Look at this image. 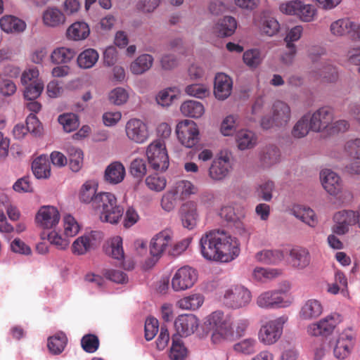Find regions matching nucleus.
Masks as SVG:
<instances>
[{"label":"nucleus","instance_id":"22","mask_svg":"<svg viewBox=\"0 0 360 360\" xmlns=\"http://www.w3.org/2000/svg\"><path fill=\"white\" fill-rule=\"evenodd\" d=\"M233 82L228 75L218 73L214 79V94L219 100H225L231 93Z\"/></svg>","mask_w":360,"mask_h":360},{"label":"nucleus","instance_id":"4","mask_svg":"<svg viewBox=\"0 0 360 360\" xmlns=\"http://www.w3.org/2000/svg\"><path fill=\"white\" fill-rule=\"evenodd\" d=\"M250 291L242 285H233L226 288L221 297L223 304L238 309L246 307L251 301Z\"/></svg>","mask_w":360,"mask_h":360},{"label":"nucleus","instance_id":"27","mask_svg":"<svg viewBox=\"0 0 360 360\" xmlns=\"http://www.w3.org/2000/svg\"><path fill=\"white\" fill-rule=\"evenodd\" d=\"M32 169L37 179H47L51 176V167L46 155H41L32 163Z\"/></svg>","mask_w":360,"mask_h":360},{"label":"nucleus","instance_id":"45","mask_svg":"<svg viewBox=\"0 0 360 360\" xmlns=\"http://www.w3.org/2000/svg\"><path fill=\"white\" fill-rule=\"evenodd\" d=\"M282 271L278 269H265L257 267L252 272L253 278L259 282L265 283L268 281L280 276Z\"/></svg>","mask_w":360,"mask_h":360},{"label":"nucleus","instance_id":"7","mask_svg":"<svg viewBox=\"0 0 360 360\" xmlns=\"http://www.w3.org/2000/svg\"><path fill=\"white\" fill-rule=\"evenodd\" d=\"M290 106L281 101H276L272 105V116L264 117L261 121L263 129H269L273 127H285L290 120Z\"/></svg>","mask_w":360,"mask_h":360},{"label":"nucleus","instance_id":"48","mask_svg":"<svg viewBox=\"0 0 360 360\" xmlns=\"http://www.w3.org/2000/svg\"><path fill=\"white\" fill-rule=\"evenodd\" d=\"M105 252L112 258L122 260L124 259V253L122 248V239L120 236L113 237L109 245L105 248Z\"/></svg>","mask_w":360,"mask_h":360},{"label":"nucleus","instance_id":"9","mask_svg":"<svg viewBox=\"0 0 360 360\" xmlns=\"http://www.w3.org/2000/svg\"><path fill=\"white\" fill-rule=\"evenodd\" d=\"M177 138L186 148L197 145L200 140V133L196 123L192 120H184L179 122L176 128Z\"/></svg>","mask_w":360,"mask_h":360},{"label":"nucleus","instance_id":"1","mask_svg":"<svg viewBox=\"0 0 360 360\" xmlns=\"http://www.w3.org/2000/svg\"><path fill=\"white\" fill-rule=\"evenodd\" d=\"M199 245L202 256L209 261L229 262L240 253L237 238L220 229L205 232L200 239Z\"/></svg>","mask_w":360,"mask_h":360},{"label":"nucleus","instance_id":"17","mask_svg":"<svg viewBox=\"0 0 360 360\" xmlns=\"http://www.w3.org/2000/svg\"><path fill=\"white\" fill-rule=\"evenodd\" d=\"M229 156L226 154L215 158L209 168V176L215 181L224 179L231 169Z\"/></svg>","mask_w":360,"mask_h":360},{"label":"nucleus","instance_id":"23","mask_svg":"<svg viewBox=\"0 0 360 360\" xmlns=\"http://www.w3.org/2000/svg\"><path fill=\"white\" fill-rule=\"evenodd\" d=\"M172 234L170 231L165 230L155 235L150 242V252L153 257H160L170 244Z\"/></svg>","mask_w":360,"mask_h":360},{"label":"nucleus","instance_id":"11","mask_svg":"<svg viewBox=\"0 0 360 360\" xmlns=\"http://www.w3.org/2000/svg\"><path fill=\"white\" fill-rule=\"evenodd\" d=\"M340 321V319L338 314H330L318 322L309 324L307 328V331L311 336L327 337L333 332Z\"/></svg>","mask_w":360,"mask_h":360},{"label":"nucleus","instance_id":"46","mask_svg":"<svg viewBox=\"0 0 360 360\" xmlns=\"http://www.w3.org/2000/svg\"><path fill=\"white\" fill-rule=\"evenodd\" d=\"M97 184L92 181H86L81 187L79 192V199L84 203H91L94 205V200L97 195Z\"/></svg>","mask_w":360,"mask_h":360},{"label":"nucleus","instance_id":"16","mask_svg":"<svg viewBox=\"0 0 360 360\" xmlns=\"http://www.w3.org/2000/svg\"><path fill=\"white\" fill-rule=\"evenodd\" d=\"M60 219V213L53 206H43L36 215V221L41 228L50 229L54 228Z\"/></svg>","mask_w":360,"mask_h":360},{"label":"nucleus","instance_id":"59","mask_svg":"<svg viewBox=\"0 0 360 360\" xmlns=\"http://www.w3.org/2000/svg\"><path fill=\"white\" fill-rule=\"evenodd\" d=\"M108 97L110 103L116 105H120L127 101L129 94L124 89L117 87L110 92Z\"/></svg>","mask_w":360,"mask_h":360},{"label":"nucleus","instance_id":"44","mask_svg":"<svg viewBox=\"0 0 360 360\" xmlns=\"http://www.w3.org/2000/svg\"><path fill=\"white\" fill-rule=\"evenodd\" d=\"M257 342L255 338H248L233 345V349L238 354L251 355L257 351Z\"/></svg>","mask_w":360,"mask_h":360},{"label":"nucleus","instance_id":"37","mask_svg":"<svg viewBox=\"0 0 360 360\" xmlns=\"http://www.w3.org/2000/svg\"><path fill=\"white\" fill-rule=\"evenodd\" d=\"M153 63V58L151 55L142 54L131 63L130 70L134 75H141L148 70Z\"/></svg>","mask_w":360,"mask_h":360},{"label":"nucleus","instance_id":"57","mask_svg":"<svg viewBox=\"0 0 360 360\" xmlns=\"http://www.w3.org/2000/svg\"><path fill=\"white\" fill-rule=\"evenodd\" d=\"M176 88H169L159 92L156 96L157 103L162 106H169L176 97L175 93H179Z\"/></svg>","mask_w":360,"mask_h":360},{"label":"nucleus","instance_id":"55","mask_svg":"<svg viewBox=\"0 0 360 360\" xmlns=\"http://www.w3.org/2000/svg\"><path fill=\"white\" fill-rule=\"evenodd\" d=\"M58 122L66 132H71L79 127L77 116L73 113L63 114L58 117Z\"/></svg>","mask_w":360,"mask_h":360},{"label":"nucleus","instance_id":"47","mask_svg":"<svg viewBox=\"0 0 360 360\" xmlns=\"http://www.w3.org/2000/svg\"><path fill=\"white\" fill-rule=\"evenodd\" d=\"M70 160V167L73 172H78L83 165V152L81 149L70 146L67 148Z\"/></svg>","mask_w":360,"mask_h":360},{"label":"nucleus","instance_id":"31","mask_svg":"<svg viewBox=\"0 0 360 360\" xmlns=\"http://www.w3.org/2000/svg\"><path fill=\"white\" fill-rule=\"evenodd\" d=\"M256 25L262 34L269 37L276 34L280 30V24L278 20L271 16L262 17Z\"/></svg>","mask_w":360,"mask_h":360},{"label":"nucleus","instance_id":"36","mask_svg":"<svg viewBox=\"0 0 360 360\" xmlns=\"http://www.w3.org/2000/svg\"><path fill=\"white\" fill-rule=\"evenodd\" d=\"M236 143L240 150L250 149L255 147L257 138L255 133L249 130H240L236 134Z\"/></svg>","mask_w":360,"mask_h":360},{"label":"nucleus","instance_id":"60","mask_svg":"<svg viewBox=\"0 0 360 360\" xmlns=\"http://www.w3.org/2000/svg\"><path fill=\"white\" fill-rule=\"evenodd\" d=\"M146 184L148 188L158 192L165 188L167 181L165 177L154 174L150 175L146 179Z\"/></svg>","mask_w":360,"mask_h":360},{"label":"nucleus","instance_id":"50","mask_svg":"<svg viewBox=\"0 0 360 360\" xmlns=\"http://www.w3.org/2000/svg\"><path fill=\"white\" fill-rule=\"evenodd\" d=\"M196 188L194 185L185 180L179 181L176 183L175 187L172 191L176 196L179 197L181 200L188 198L190 195L195 193Z\"/></svg>","mask_w":360,"mask_h":360},{"label":"nucleus","instance_id":"63","mask_svg":"<svg viewBox=\"0 0 360 360\" xmlns=\"http://www.w3.org/2000/svg\"><path fill=\"white\" fill-rule=\"evenodd\" d=\"M147 172L145 161L141 158L134 160L130 165V173L136 178H142Z\"/></svg>","mask_w":360,"mask_h":360},{"label":"nucleus","instance_id":"52","mask_svg":"<svg viewBox=\"0 0 360 360\" xmlns=\"http://www.w3.org/2000/svg\"><path fill=\"white\" fill-rule=\"evenodd\" d=\"M24 91L25 98L28 101H32L37 98L44 89V83L41 80H35L27 85H25Z\"/></svg>","mask_w":360,"mask_h":360},{"label":"nucleus","instance_id":"56","mask_svg":"<svg viewBox=\"0 0 360 360\" xmlns=\"http://www.w3.org/2000/svg\"><path fill=\"white\" fill-rule=\"evenodd\" d=\"M63 226L64 233L67 237H73L76 236L80 230V226L78 222L70 214L64 217Z\"/></svg>","mask_w":360,"mask_h":360},{"label":"nucleus","instance_id":"40","mask_svg":"<svg viewBox=\"0 0 360 360\" xmlns=\"http://www.w3.org/2000/svg\"><path fill=\"white\" fill-rule=\"evenodd\" d=\"M188 354V350L182 340L176 335L172 337V343L169 356L171 360H184Z\"/></svg>","mask_w":360,"mask_h":360},{"label":"nucleus","instance_id":"14","mask_svg":"<svg viewBox=\"0 0 360 360\" xmlns=\"http://www.w3.org/2000/svg\"><path fill=\"white\" fill-rule=\"evenodd\" d=\"M310 127L313 131L319 132L330 127L333 121V112L328 107L321 108L311 115H309Z\"/></svg>","mask_w":360,"mask_h":360},{"label":"nucleus","instance_id":"33","mask_svg":"<svg viewBox=\"0 0 360 360\" xmlns=\"http://www.w3.org/2000/svg\"><path fill=\"white\" fill-rule=\"evenodd\" d=\"M90 33L89 25L84 22H75L67 30L68 39L79 41L86 39Z\"/></svg>","mask_w":360,"mask_h":360},{"label":"nucleus","instance_id":"49","mask_svg":"<svg viewBox=\"0 0 360 360\" xmlns=\"http://www.w3.org/2000/svg\"><path fill=\"white\" fill-rule=\"evenodd\" d=\"M280 157L279 150L275 146L266 147L260 158V160L264 167H269L276 164Z\"/></svg>","mask_w":360,"mask_h":360},{"label":"nucleus","instance_id":"42","mask_svg":"<svg viewBox=\"0 0 360 360\" xmlns=\"http://www.w3.org/2000/svg\"><path fill=\"white\" fill-rule=\"evenodd\" d=\"M204 297L200 294H193L180 299L177 306L184 310H195L203 303Z\"/></svg>","mask_w":360,"mask_h":360},{"label":"nucleus","instance_id":"51","mask_svg":"<svg viewBox=\"0 0 360 360\" xmlns=\"http://www.w3.org/2000/svg\"><path fill=\"white\" fill-rule=\"evenodd\" d=\"M309 130H311L309 115H304L293 127L292 135L295 138H302L307 135Z\"/></svg>","mask_w":360,"mask_h":360},{"label":"nucleus","instance_id":"32","mask_svg":"<svg viewBox=\"0 0 360 360\" xmlns=\"http://www.w3.org/2000/svg\"><path fill=\"white\" fill-rule=\"evenodd\" d=\"M0 27L3 31L7 33L20 32L24 31L26 24L24 21L16 17L6 15L1 18Z\"/></svg>","mask_w":360,"mask_h":360},{"label":"nucleus","instance_id":"12","mask_svg":"<svg viewBox=\"0 0 360 360\" xmlns=\"http://www.w3.org/2000/svg\"><path fill=\"white\" fill-rule=\"evenodd\" d=\"M359 216L352 210H342L335 214L333 220L335 224L332 230L334 233L344 235L349 231V226L355 225L359 221Z\"/></svg>","mask_w":360,"mask_h":360},{"label":"nucleus","instance_id":"34","mask_svg":"<svg viewBox=\"0 0 360 360\" xmlns=\"http://www.w3.org/2000/svg\"><path fill=\"white\" fill-rule=\"evenodd\" d=\"M282 251L278 250H264L255 255L257 261L266 264H276L283 259Z\"/></svg>","mask_w":360,"mask_h":360},{"label":"nucleus","instance_id":"26","mask_svg":"<svg viewBox=\"0 0 360 360\" xmlns=\"http://www.w3.org/2000/svg\"><path fill=\"white\" fill-rule=\"evenodd\" d=\"M124 176L125 168L120 162H114L105 169L104 179L111 184H117L122 182Z\"/></svg>","mask_w":360,"mask_h":360},{"label":"nucleus","instance_id":"64","mask_svg":"<svg viewBox=\"0 0 360 360\" xmlns=\"http://www.w3.org/2000/svg\"><path fill=\"white\" fill-rule=\"evenodd\" d=\"M345 150L354 160H360V139L347 141L345 145Z\"/></svg>","mask_w":360,"mask_h":360},{"label":"nucleus","instance_id":"38","mask_svg":"<svg viewBox=\"0 0 360 360\" xmlns=\"http://www.w3.org/2000/svg\"><path fill=\"white\" fill-rule=\"evenodd\" d=\"M98 58V53L95 49H87L78 56L77 61L79 68L89 69L96 63Z\"/></svg>","mask_w":360,"mask_h":360},{"label":"nucleus","instance_id":"30","mask_svg":"<svg viewBox=\"0 0 360 360\" xmlns=\"http://www.w3.org/2000/svg\"><path fill=\"white\" fill-rule=\"evenodd\" d=\"M292 214L311 227L318 224L317 218L313 210L302 205H295L292 210Z\"/></svg>","mask_w":360,"mask_h":360},{"label":"nucleus","instance_id":"25","mask_svg":"<svg viewBox=\"0 0 360 360\" xmlns=\"http://www.w3.org/2000/svg\"><path fill=\"white\" fill-rule=\"evenodd\" d=\"M353 345V337L351 334L341 333L334 348L335 356L339 359H345L349 354Z\"/></svg>","mask_w":360,"mask_h":360},{"label":"nucleus","instance_id":"62","mask_svg":"<svg viewBox=\"0 0 360 360\" xmlns=\"http://www.w3.org/2000/svg\"><path fill=\"white\" fill-rule=\"evenodd\" d=\"M302 2L300 0L289 1L280 5V11L285 14L297 16L301 9Z\"/></svg>","mask_w":360,"mask_h":360},{"label":"nucleus","instance_id":"3","mask_svg":"<svg viewBox=\"0 0 360 360\" xmlns=\"http://www.w3.org/2000/svg\"><path fill=\"white\" fill-rule=\"evenodd\" d=\"M207 322L212 329L211 341L219 345L235 339L233 326L230 320L224 317L221 311L212 312L207 319Z\"/></svg>","mask_w":360,"mask_h":360},{"label":"nucleus","instance_id":"2","mask_svg":"<svg viewBox=\"0 0 360 360\" xmlns=\"http://www.w3.org/2000/svg\"><path fill=\"white\" fill-rule=\"evenodd\" d=\"M92 207L100 212L102 221L110 224H117L124 212L123 208L117 205L115 195L108 192L98 193Z\"/></svg>","mask_w":360,"mask_h":360},{"label":"nucleus","instance_id":"61","mask_svg":"<svg viewBox=\"0 0 360 360\" xmlns=\"http://www.w3.org/2000/svg\"><path fill=\"white\" fill-rule=\"evenodd\" d=\"M274 188V184L271 181H266L259 185L256 193L265 201H270L272 198V191Z\"/></svg>","mask_w":360,"mask_h":360},{"label":"nucleus","instance_id":"21","mask_svg":"<svg viewBox=\"0 0 360 360\" xmlns=\"http://www.w3.org/2000/svg\"><path fill=\"white\" fill-rule=\"evenodd\" d=\"M180 217L184 227L193 229L198 219L197 205L193 201H188L184 203L179 210Z\"/></svg>","mask_w":360,"mask_h":360},{"label":"nucleus","instance_id":"39","mask_svg":"<svg viewBox=\"0 0 360 360\" xmlns=\"http://www.w3.org/2000/svg\"><path fill=\"white\" fill-rule=\"evenodd\" d=\"M68 342V338L65 333L60 332L49 338L48 348L53 354H60L64 350Z\"/></svg>","mask_w":360,"mask_h":360},{"label":"nucleus","instance_id":"41","mask_svg":"<svg viewBox=\"0 0 360 360\" xmlns=\"http://www.w3.org/2000/svg\"><path fill=\"white\" fill-rule=\"evenodd\" d=\"M44 23L49 27H57L65 22L63 13L55 8H49L43 14Z\"/></svg>","mask_w":360,"mask_h":360},{"label":"nucleus","instance_id":"19","mask_svg":"<svg viewBox=\"0 0 360 360\" xmlns=\"http://www.w3.org/2000/svg\"><path fill=\"white\" fill-rule=\"evenodd\" d=\"M320 179L325 190L330 195H337L343 188L340 177L330 169L321 172Z\"/></svg>","mask_w":360,"mask_h":360},{"label":"nucleus","instance_id":"13","mask_svg":"<svg viewBox=\"0 0 360 360\" xmlns=\"http://www.w3.org/2000/svg\"><path fill=\"white\" fill-rule=\"evenodd\" d=\"M125 132L127 138L136 143H144L149 136L146 124L136 118L130 119L127 122Z\"/></svg>","mask_w":360,"mask_h":360},{"label":"nucleus","instance_id":"29","mask_svg":"<svg viewBox=\"0 0 360 360\" xmlns=\"http://www.w3.org/2000/svg\"><path fill=\"white\" fill-rule=\"evenodd\" d=\"M290 257L292 266L297 269H303L310 264V255L305 248H292L290 252Z\"/></svg>","mask_w":360,"mask_h":360},{"label":"nucleus","instance_id":"10","mask_svg":"<svg viewBox=\"0 0 360 360\" xmlns=\"http://www.w3.org/2000/svg\"><path fill=\"white\" fill-rule=\"evenodd\" d=\"M198 279L196 270L189 266L179 268L172 277L171 285L176 291H183L193 286Z\"/></svg>","mask_w":360,"mask_h":360},{"label":"nucleus","instance_id":"43","mask_svg":"<svg viewBox=\"0 0 360 360\" xmlns=\"http://www.w3.org/2000/svg\"><path fill=\"white\" fill-rule=\"evenodd\" d=\"M75 56L74 49L67 47H58L51 55V61L56 64L68 63Z\"/></svg>","mask_w":360,"mask_h":360},{"label":"nucleus","instance_id":"58","mask_svg":"<svg viewBox=\"0 0 360 360\" xmlns=\"http://www.w3.org/2000/svg\"><path fill=\"white\" fill-rule=\"evenodd\" d=\"M81 345L86 352L94 353L99 347V340L95 335H85L81 340Z\"/></svg>","mask_w":360,"mask_h":360},{"label":"nucleus","instance_id":"54","mask_svg":"<svg viewBox=\"0 0 360 360\" xmlns=\"http://www.w3.org/2000/svg\"><path fill=\"white\" fill-rule=\"evenodd\" d=\"M243 59L248 66L255 68L260 65L263 58L259 49H252L244 52Z\"/></svg>","mask_w":360,"mask_h":360},{"label":"nucleus","instance_id":"35","mask_svg":"<svg viewBox=\"0 0 360 360\" xmlns=\"http://www.w3.org/2000/svg\"><path fill=\"white\" fill-rule=\"evenodd\" d=\"M180 110L184 115L193 118H199L205 112L203 105L198 101L192 100L184 102Z\"/></svg>","mask_w":360,"mask_h":360},{"label":"nucleus","instance_id":"15","mask_svg":"<svg viewBox=\"0 0 360 360\" xmlns=\"http://www.w3.org/2000/svg\"><path fill=\"white\" fill-rule=\"evenodd\" d=\"M257 306L262 309H277L286 307L290 302L286 301L279 295L278 291L267 290L262 292L256 299Z\"/></svg>","mask_w":360,"mask_h":360},{"label":"nucleus","instance_id":"24","mask_svg":"<svg viewBox=\"0 0 360 360\" xmlns=\"http://www.w3.org/2000/svg\"><path fill=\"white\" fill-rule=\"evenodd\" d=\"M323 312V306L320 301L310 299L306 301L300 311L299 315L302 320H312L318 318Z\"/></svg>","mask_w":360,"mask_h":360},{"label":"nucleus","instance_id":"28","mask_svg":"<svg viewBox=\"0 0 360 360\" xmlns=\"http://www.w3.org/2000/svg\"><path fill=\"white\" fill-rule=\"evenodd\" d=\"M237 28V21L232 16H224L219 20L215 25V31L219 37H226L233 34Z\"/></svg>","mask_w":360,"mask_h":360},{"label":"nucleus","instance_id":"5","mask_svg":"<svg viewBox=\"0 0 360 360\" xmlns=\"http://www.w3.org/2000/svg\"><path fill=\"white\" fill-rule=\"evenodd\" d=\"M288 320V317L283 315L266 322L259 331V341L265 345L275 344L281 338L284 324Z\"/></svg>","mask_w":360,"mask_h":360},{"label":"nucleus","instance_id":"20","mask_svg":"<svg viewBox=\"0 0 360 360\" xmlns=\"http://www.w3.org/2000/svg\"><path fill=\"white\" fill-rule=\"evenodd\" d=\"M101 233L91 231L90 233L78 237L72 245V252L76 255H83L93 249L96 238H100Z\"/></svg>","mask_w":360,"mask_h":360},{"label":"nucleus","instance_id":"6","mask_svg":"<svg viewBox=\"0 0 360 360\" xmlns=\"http://www.w3.org/2000/svg\"><path fill=\"white\" fill-rule=\"evenodd\" d=\"M150 166L156 171H165L169 167V156L165 143L161 140L152 142L146 149Z\"/></svg>","mask_w":360,"mask_h":360},{"label":"nucleus","instance_id":"8","mask_svg":"<svg viewBox=\"0 0 360 360\" xmlns=\"http://www.w3.org/2000/svg\"><path fill=\"white\" fill-rule=\"evenodd\" d=\"M329 30L330 34L337 38L347 37L353 40L360 39V24L348 18L333 21Z\"/></svg>","mask_w":360,"mask_h":360},{"label":"nucleus","instance_id":"18","mask_svg":"<svg viewBox=\"0 0 360 360\" xmlns=\"http://www.w3.org/2000/svg\"><path fill=\"white\" fill-rule=\"evenodd\" d=\"M198 326V321L193 314H182L174 321V328L178 337H188L193 334Z\"/></svg>","mask_w":360,"mask_h":360},{"label":"nucleus","instance_id":"53","mask_svg":"<svg viewBox=\"0 0 360 360\" xmlns=\"http://www.w3.org/2000/svg\"><path fill=\"white\" fill-rule=\"evenodd\" d=\"M185 91L188 96L200 99L209 96L210 94L209 87L203 84H193L188 85L185 89Z\"/></svg>","mask_w":360,"mask_h":360}]
</instances>
